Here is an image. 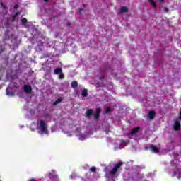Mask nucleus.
Returning a JSON list of instances; mask_svg holds the SVG:
<instances>
[{
	"label": "nucleus",
	"instance_id": "obj_1",
	"mask_svg": "<svg viewBox=\"0 0 181 181\" xmlns=\"http://www.w3.org/2000/svg\"><path fill=\"white\" fill-rule=\"evenodd\" d=\"M123 164L124 163H122V161H119V163H116L114 168L110 171V176H115V175H117V172L121 169V166H122Z\"/></svg>",
	"mask_w": 181,
	"mask_h": 181
},
{
	"label": "nucleus",
	"instance_id": "obj_2",
	"mask_svg": "<svg viewBox=\"0 0 181 181\" xmlns=\"http://www.w3.org/2000/svg\"><path fill=\"white\" fill-rule=\"evenodd\" d=\"M40 128L42 134H48L47 124H46V122H45V120L40 121Z\"/></svg>",
	"mask_w": 181,
	"mask_h": 181
},
{
	"label": "nucleus",
	"instance_id": "obj_3",
	"mask_svg": "<svg viewBox=\"0 0 181 181\" xmlns=\"http://www.w3.org/2000/svg\"><path fill=\"white\" fill-rule=\"evenodd\" d=\"M173 176H175L177 179H180L181 177V168H176L175 170L173 173Z\"/></svg>",
	"mask_w": 181,
	"mask_h": 181
},
{
	"label": "nucleus",
	"instance_id": "obj_4",
	"mask_svg": "<svg viewBox=\"0 0 181 181\" xmlns=\"http://www.w3.org/2000/svg\"><path fill=\"white\" fill-rule=\"evenodd\" d=\"M23 90L26 94H30L32 93V86L30 85H24Z\"/></svg>",
	"mask_w": 181,
	"mask_h": 181
},
{
	"label": "nucleus",
	"instance_id": "obj_5",
	"mask_svg": "<svg viewBox=\"0 0 181 181\" xmlns=\"http://www.w3.org/2000/svg\"><path fill=\"white\" fill-rule=\"evenodd\" d=\"M149 149L153 153H159V148H158V147H156V145L151 144L150 146H149Z\"/></svg>",
	"mask_w": 181,
	"mask_h": 181
},
{
	"label": "nucleus",
	"instance_id": "obj_6",
	"mask_svg": "<svg viewBox=\"0 0 181 181\" xmlns=\"http://www.w3.org/2000/svg\"><path fill=\"white\" fill-rule=\"evenodd\" d=\"M100 114H101V108H97L95 113L93 114L94 119H99Z\"/></svg>",
	"mask_w": 181,
	"mask_h": 181
},
{
	"label": "nucleus",
	"instance_id": "obj_7",
	"mask_svg": "<svg viewBox=\"0 0 181 181\" xmlns=\"http://www.w3.org/2000/svg\"><path fill=\"white\" fill-rule=\"evenodd\" d=\"M180 122L179 121H175L173 127L174 131H180Z\"/></svg>",
	"mask_w": 181,
	"mask_h": 181
},
{
	"label": "nucleus",
	"instance_id": "obj_8",
	"mask_svg": "<svg viewBox=\"0 0 181 181\" xmlns=\"http://www.w3.org/2000/svg\"><path fill=\"white\" fill-rule=\"evenodd\" d=\"M139 129H141V127H134L130 132V135H135V134H138V132H139Z\"/></svg>",
	"mask_w": 181,
	"mask_h": 181
},
{
	"label": "nucleus",
	"instance_id": "obj_9",
	"mask_svg": "<svg viewBox=\"0 0 181 181\" xmlns=\"http://www.w3.org/2000/svg\"><path fill=\"white\" fill-rule=\"evenodd\" d=\"M6 95H9L10 97H13V95H15V93L11 91V88H7L6 89Z\"/></svg>",
	"mask_w": 181,
	"mask_h": 181
},
{
	"label": "nucleus",
	"instance_id": "obj_10",
	"mask_svg": "<svg viewBox=\"0 0 181 181\" xmlns=\"http://www.w3.org/2000/svg\"><path fill=\"white\" fill-rule=\"evenodd\" d=\"M155 111L151 110L148 114V117L149 118V119H153V118H155Z\"/></svg>",
	"mask_w": 181,
	"mask_h": 181
},
{
	"label": "nucleus",
	"instance_id": "obj_11",
	"mask_svg": "<svg viewBox=\"0 0 181 181\" xmlns=\"http://www.w3.org/2000/svg\"><path fill=\"white\" fill-rule=\"evenodd\" d=\"M93 109H89L86 110V118H90L93 115Z\"/></svg>",
	"mask_w": 181,
	"mask_h": 181
},
{
	"label": "nucleus",
	"instance_id": "obj_12",
	"mask_svg": "<svg viewBox=\"0 0 181 181\" xmlns=\"http://www.w3.org/2000/svg\"><path fill=\"white\" fill-rule=\"evenodd\" d=\"M119 12V13L128 12V8L126 6H122Z\"/></svg>",
	"mask_w": 181,
	"mask_h": 181
},
{
	"label": "nucleus",
	"instance_id": "obj_13",
	"mask_svg": "<svg viewBox=\"0 0 181 181\" xmlns=\"http://www.w3.org/2000/svg\"><path fill=\"white\" fill-rule=\"evenodd\" d=\"M81 95H83V97H88V90L86 88L83 89L81 90Z\"/></svg>",
	"mask_w": 181,
	"mask_h": 181
},
{
	"label": "nucleus",
	"instance_id": "obj_14",
	"mask_svg": "<svg viewBox=\"0 0 181 181\" xmlns=\"http://www.w3.org/2000/svg\"><path fill=\"white\" fill-rule=\"evenodd\" d=\"M62 101H63V98H59L58 99H57L54 103H53V105L54 107L57 105V104H60V103H62Z\"/></svg>",
	"mask_w": 181,
	"mask_h": 181
},
{
	"label": "nucleus",
	"instance_id": "obj_15",
	"mask_svg": "<svg viewBox=\"0 0 181 181\" xmlns=\"http://www.w3.org/2000/svg\"><path fill=\"white\" fill-rule=\"evenodd\" d=\"M71 86L72 88H76V87H78V83L76 81H73L71 83Z\"/></svg>",
	"mask_w": 181,
	"mask_h": 181
},
{
	"label": "nucleus",
	"instance_id": "obj_16",
	"mask_svg": "<svg viewBox=\"0 0 181 181\" xmlns=\"http://www.w3.org/2000/svg\"><path fill=\"white\" fill-rule=\"evenodd\" d=\"M54 73L56 74H61V73H63V69L62 68H57L54 69Z\"/></svg>",
	"mask_w": 181,
	"mask_h": 181
},
{
	"label": "nucleus",
	"instance_id": "obj_17",
	"mask_svg": "<svg viewBox=\"0 0 181 181\" xmlns=\"http://www.w3.org/2000/svg\"><path fill=\"white\" fill-rule=\"evenodd\" d=\"M150 4L151 5V6H153L154 8H156V2H155V1L153 0H149Z\"/></svg>",
	"mask_w": 181,
	"mask_h": 181
},
{
	"label": "nucleus",
	"instance_id": "obj_18",
	"mask_svg": "<svg viewBox=\"0 0 181 181\" xmlns=\"http://www.w3.org/2000/svg\"><path fill=\"white\" fill-rule=\"evenodd\" d=\"M21 23H22L23 25H26V23H28V19H26V18H23L21 19Z\"/></svg>",
	"mask_w": 181,
	"mask_h": 181
},
{
	"label": "nucleus",
	"instance_id": "obj_19",
	"mask_svg": "<svg viewBox=\"0 0 181 181\" xmlns=\"http://www.w3.org/2000/svg\"><path fill=\"white\" fill-rule=\"evenodd\" d=\"M90 171L93 172V173H95V172H97V168L93 166L90 168Z\"/></svg>",
	"mask_w": 181,
	"mask_h": 181
},
{
	"label": "nucleus",
	"instance_id": "obj_20",
	"mask_svg": "<svg viewBox=\"0 0 181 181\" xmlns=\"http://www.w3.org/2000/svg\"><path fill=\"white\" fill-rule=\"evenodd\" d=\"M59 78H60L61 80H63V78H64V74H63V72L59 74Z\"/></svg>",
	"mask_w": 181,
	"mask_h": 181
},
{
	"label": "nucleus",
	"instance_id": "obj_21",
	"mask_svg": "<svg viewBox=\"0 0 181 181\" xmlns=\"http://www.w3.org/2000/svg\"><path fill=\"white\" fill-rule=\"evenodd\" d=\"M108 112H111V107H107L105 110V114H108Z\"/></svg>",
	"mask_w": 181,
	"mask_h": 181
},
{
	"label": "nucleus",
	"instance_id": "obj_22",
	"mask_svg": "<svg viewBox=\"0 0 181 181\" xmlns=\"http://www.w3.org/2000/svg\"><path fill=\"white\" fill-rule=\"evenodd\" d=\"M95 86H96L97 88H98V87H103V86H101V83H100V82L96 83Z\"/></svg>",
	"mask_w": 181,
	"mask_h": 181
},
{
	"label": "nucleus",
	"instance_id": "obj_23",
	"mask_svg": "<svg viewBox=\"0 0 181 181\" xmlns=\"http://www.w3.org/2000/svg\"><path fill=\"white\" fill-rule=\"evenodd\" d=\"M45 118H50V115L48 113L44 115Z\"/></svg>",
	"mask_w": 181,
	"mask_h": 181
},
{
	"label": "nucleus",
	"instance_id": "obj_24",
	"mask_svg": "<svg viewBox=\"0 0 181 181\" xmlns=\"http://www.w3.org/2000/svg\"><path fill=\"white\" fill-rule=\"evenodd\" d=\"M19 15H21V12L18 11L13 15V16L16 18V16H19Z\"/></svg>",
	"mask_w": 181,
	"mask_h": 181
},
{
	"label": "nucleus",
	"instance_id": "obj_25",
	"mask_svg": "<svg viewBox=\"0 0 181 181\" xmlns=\"http://www.w3.org/2000/svg\"><path fill=\"white\" fill-rule=\"evenodd\" d=\"M104 78H105L104 75H102L101 76L99 77V80H100V81L104 80Z\"/></svg>",
	"mask_w": 181,
	"mask_h": 181
},
{
	"label": "nucleus",
	"instance_id": "obj_26",
	"mask_svg": "<svg viewBox=\"0 0 181 181\" xmlns=\"http://www.w3.org/2000/svg\"><path fill=\"white\" fill-rule=\"evenodd\" d=\"M1 6H2V8L4 9H6V5H4V3H1Z\"/></svg>",
	"mask_w": 181,
	"mask_h": 181
},
{
	"label": "nucleus",
	"instance_id": "obj_27",
	"mask_svg": "<svg viewBox=\"0 0 181 181\" xmlns=\"http://www.w3.org/2000/svg\"><path fill=\"white\" fill-rule=\"evenodd\" d=\"M13 8H14V9H18V8H19V5L15 4V5L13 6Z\"/></svg>",
	"mask_w": 181,
	"mask_h": 181
},
{
	"label": "nucleus",
	"instance_id": "obj_28",
	"mask_svg": "<svg viewBox=\"0 0 181 181\" xmlns=\"http://www.w3.org/2000/svg\"><path fill=\"white\" fill-rule=\"evenodd\" d=\"M16 19V17H14V16H13V18L11 19V22H15Z\"/></svg>",
	"mask_w": 181,
	"mask_h": 181
},
{
	"label": "nucleus",
	"instance_id": "obj_29",
	"mask_svg": "<svg viewBox=\"0 0 181 181\" xmlns=\"http://www.w3.org/2000/svg\"><path fill=\"white\" fill-rule=\"evenodd\" d=\"M164 11L168 13V12H169V9L168 8H165Z\"/></svg>",
	"mask_w": 181,
	"mask_h": 181
},
{
	"label": "nucleus",
	"instance_id": "obj_30",
	"mask_svg": "<svg viewBox=\"0 0 181 181\" xmlns=\"http://www.w3.org/2000/svg\"><path fill=\"white\" fill-rule=\"evenodd\" d=\"M178 119H180V121H181V112H180L179 117H178Z\"/></svg>",
	"mask_w": 181,
	"mask_h": 181
},
{
	"label": "nucleus",
	"instance_id": "obj_31",
	"mask_svg": "<svg viewBox=\"0 0 181 181\" xmlns=\"http://www.w3.org/2000/svg\"><path fill=\"white\" fill-rule=\"evenodd\" d=\"M71 23H70V22H68V23H66V26H68V27H69V26H71Z\"/></svg>",
	"mask_w": 181,
	"mask_h": 181
},
{
	"label": "nucleus",
	"instance_id": "obj_32",
	"mask_svg": "<svg viewBox=\"0 0 181 181\" xmlns=\"http://www.w3.org/2000/svg\"><path fill=\"white\" fill-rule=\"evenodd\" d=\"M79 13H81V12H83V8H79Z\"/></svg>",
	"mask_w": 181,
	"mask_h": 181
},
{
	"label": "nucleus",
	"instance_id": "obj_33",
	"mask_svg": "<svg viewBox=\"0 0 181 181\" xmlns=\"http://www.w3.org/2000/svg\"><path fill=\"white\" fill-rule=\"evenodd\" d=\"M145 149H146V151H148V150L149 149V148L147 147V146H146V147H145Z\"/></svg>",
	"mask_w": 181,
	"mask_h": 181
},
{
	"label": "nucleus",
	"instance_id": "obj_34",
	"mask_svg": "<svg viewBox=\"0 0 181 181\" xmlns=\"http://www.w3.org/2000/svg\"><path fill=\"white\" fill-rule=\"evenodd\" d=\"M49 179H53V177H52V175H49Z\"/></svg>",
	"mask_w": 181,
	"mask_h": 181
},
{
	"label": "nucleus",
	"instance_id": "obj_35",
	"mask_svg": "<svg viewBox=\"0 0 181 181\" xmlns=\"http://www.w3.org/2000/svg\"><path fill=\"white\" fill-rule=\"evenodd\" d=\"M83 8H86V4H83Z\"/></svg>",
	"mask_w": 181,
	"mask_h": 181
},
{
	"label": "nucleus",
	"instance_id": "obj_36",
	"mask_svg": "<svg viewBox=\"0 0 181 181\" xmlns=\"http://www.w3.org/2000/svg\"><path fill=\"white\" fill-rule=\"evenodd\" d=\"M160 1V2H163V1H165V0H159Z\"/></svg>",
	"mask_w": 181,
	"mask_h": 181
},
{
	"label": "nucleus",
	"instance_id": "obj_37",
	"mask_svg": "<svg viewBox=\"0 0 181 181\" xmlns=\"http://www.w3.org/2000/svg\"><path fill=\"white\" fill-rule=\"evenodd\" d=\"M45 1V2H47L49 0H44Z\"/></svg>",
	"mask_w": 181,
	"mask_h": 181
}]
</instances>
